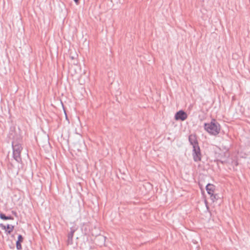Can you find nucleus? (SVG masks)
Returning a JSON list of instances; mask_svg holds the SVG:
<instances>
[{
	"label": "nucleus",
	"instance_id": "0eeeda50",
	"mask_svg": "<svg viewBox=\"0 0 250 250\" xmlns=\"http://www.w3.org/2000/svg\"><path fill=\"white\" fill-rule=\"evenodd\" d=\"M75 230L71 229L70 232L68 234L67 244L68 245H71L73 243V237L74 235Z\"/></svg>",
	"mask_w": 250,
	"mask_h": 250
},
{
	"label": "nucleus",
	"instance_id": "f03ea898",
	"mask_svg": "<svg viewBox=\"0 0 250 250\" xmlns=\"http://www.w3.org/2000/svg\"><path fill=\"white\" fill-rule=\"evenodd\" d=\"M204 126L205 130L211 135H217L220 132V126L215 120L209 123L205 124Z\"/></svg>",
	"mask_w": 250,
	"mask_h": 250
},
{
	"label": "nucleus",
	"instance_id": "6e6552de",
	"mask_svg": "<svg viewBox=\"0 0 250 250\" xmlns=\"http://www.w3.org/2000/svg\"><path fill=\"white\" fill-rule=\"evenodd\" d=\"M4 229H6V231L10 234L13 230L14 226L10 225H7L6 227H4Z\"/></svg>",
	"mask_w": 250,
	"mask_h": 250
},
{
	"label": "nucleus",
	"instance_id": "20e7f679",
	"mask_svg": "<svg viewBox=\"0 0 250 250\" xmlns=\"http://www.w3.org/2000/svg\"><path fill=\"white\" fill-rule=\"evenodd\" d=\"M193 159L195 162H199L201 160V153L199 146H194L192 153Z\"/></svg>",
	"mask_w": 250,
	"mask_h": 250
},
{
	"label": "nucleus",
	"instance_id": "423d86ee",
	"mask_svg": "<svg viewBox=\"0 0 250 250\" xmlns=\"http://www.w3.org/2000/svg\"><path fill=\"white\" fill-rule=\"evenodd\" d=\"M188 140L191 145L192 146V148H193L194 146H199L196 136L195 135H190L188 137Z\"/></svg>",
	"mask_w": 250,
	"mask_h": 250
},
{
	"label": "nucleus",
	"instance_id": "f257e3e1",
	"mask_svg": "<svg viewBox=\"0 0 250 250\" xmlns=\"http://www.w3.org/2000/svg\"><path fill=\"white\" fill-rule=\"evenodd\" d=\"M10 137L14 140L12 142L13 156L14 159L18 163L21 161V151L22 149L21 142V137L19 135L15 136L13 135L12 130H11Z\"/></svg>",
	"mask_w": 250,
	"mask_h": 250
},
{
	"label": "nucleus",
	"instance_id": "9d476101",
	"mask_svg": "<svg viewBox=\"0 0 250 250\" xmlns=\"http://www.w3.org/2000/svg\"><path fill=\"white\" fill-rule=\"evenodd\" d=\"M16 247L18 250H20L21 249L22 247L21 244V242H19V241L16 242Z\"/></svg>",
	"mask_w": 250,
	"mask_h": 250
},
{
	"label": "nucleus",
	"instance_id": "9b49d317",
	"mask_svg": "<svg viewBox=\"0 0 250 250\" xmlns=\"http://www.w3.org/2000/svg\"><path fill=\"white\" fill-rule=\"evenodd\" d=\"M23 241V238L21 235L19 234L18 237V240L17 241H19V242H21Z\"/></svg>",
	"mask_w": 250,
	"mask_h": 250
},
{
	"label": "nucleus",
	"instance_id": "1a4fd4ad",
	"mask_svg": "<svg viewBox=\"0 0 250 250\" xmlns=\"http://www.w3.org/2000/svg\"><path fill=\"white\" fill-rule=\"evenodd\" d=\"M0 218L2 220H9L13 219L11 216H6L3 213L0 214Z\"/></svg>",
	"mask_w": 250,
	"mask_h": 250
},
{
	"label": "nucleus",
	"instance_id": "39448f33",
	"mask_svg": "<svg viewBox=\"0 0 250 250\" xmlns=\"http://www.w3.org/2000/svg\"><path fill=\"white\" fill-rule=\"evenodd\" d=\"M176 120L185 121L188 118L187 114L183 110H180L177 112L174 116Z\"/></svg>",
	"mask_w": 250,
	"mask_h": 250
},
{
	"label": "nucleus",
	"instance_id": "f8f14e48",
	"mask_svg": "<svg viewBox=\"0 0 250 250\" xmlns=\"http://www.w3.org/2000/svg\"><path fill=\"white\" fill-rule=\"evenodd\" d=\"M74 1L75 2H77L78 1V0H74Z\"/></svg>",
	"mask_w": 250,
	"mask_h": 250
},
{
	"label": "nucleus",
	"instance_id": "7ed1b4c3",
	"mask_svg": "<svg viewBox=\"0 0 250 250\" xmlns=\"http://www.w3.org/2000/svg\"><path fill=\"white\" fill-rule=\"evenodd\" d=\"M215 188V186L210 184H208L206 186L207 192L210 196L211 199L213 202L216 201L219 197L217 194H214Z\"/></svg>",
	"mask_w": 250,
	"mask_h": 250
}]
</instances>
